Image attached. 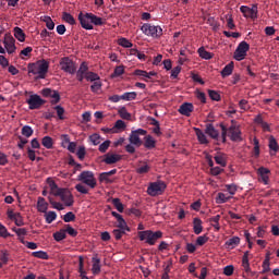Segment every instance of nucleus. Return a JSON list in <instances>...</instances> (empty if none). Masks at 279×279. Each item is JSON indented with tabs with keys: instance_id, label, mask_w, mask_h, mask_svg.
Here are the masks:
<instances>
[{
	"instance_id": "nucleus-15",
	"label": "nucleus",
	"mask_w": 279,
	"mask_h": 279,
	"mask_svg": "<svg viewBox=\"0 0 279 279\" xmlns=\"http://www.w3.org/2000/svg\"><path fill=\"white\" fill-rule=\"evenodd\" d=\"M90 13H80L78 14V21L81 23V27H83V29H93V24L90 22Z\"/></svg>"
},
{
	"instance_id": "nucleus-7",
	"label": "nucleus",
	"mask_w": 279,
	"mask_h": 279,
	"mask_svg": "<svg viewBox=\"0 0 279 279\" xmlns=\"http://www.w3.org/2000/svg\"><path fill=\"white\" fill-rule=\"evenodd\" d=\"M247 51H250V44H247V41H241L233 53L234 60L238 62L245 60Z\"/></svg>"
},
{
	"instance_id": "nucleus-59",
	"label": "nucleus",
	"mask_w": 279,
	"mask_h": 279,
	"mask_svg": "<svg viewBox=\"0 0 279 279\" xmlns=\"http://www.w3.org/2000/svg\"><path fill=\"white\" fill-rule=\"evenodd\" d=\"M75 220V214H73V211H69L63 216V221L65 223H71V221Z\"/></svg>"
},
{
	"instance_id": "nucleus-12",
	"label": "nucleus",
	"mask_w": 279,
	"mask_h": 279,
	"mask_svg": "<svg viewBox=\"0 0 279 279\" xmlns=\"http://www.w3.org/2000/svg\"><path fill=\"white\" fill-rule=\"evenodd\" d=\"M15 43H16V40L14 39V37H12V35L10 33H7L4 35L3 45L9 54H12L16 51Z\"/></svg>"
},
{
	"instance_id": "nucleus-50",
	"label": "nucleus",
	"mask_w": 279,
	"mask_h": 279,
	"mask_svg": "<svg viewBox=\"0 0 279 279\" xmlns=\"http://www.w3.org/2000/svg\"><path fill=\"white\" fill-rule=\"evenodd\" d=\"M89 141L90 143H93V145H100L101 143V135L94 133L89 136Z\"/></svg>"
},
{
	"instance_id": "nucleus-30",
	"label": "nucleus",
	"mask_w": 279,
	"mask_h": 279,
	"mask_svg": "<svg viewBox=\"0 0 279 279\" xmlns=\"http://www.w3.org/2000/svg\"><path fill=\"white\" fill-rule=\"evenodd\" d=\"M232 71H234V62H230L222 69L221 76L229 77V75H232Z\"/></svg>"
},
{
	"instance_id": "nucleus-43",
	"label": "nucleus",
	"mask_w": 279,
	"mask_h": 279,
	"mask_svg": "<svg viewBox=\"0 0 279 279\" xmlns=\"http://www.w3.org/2000/svg\"><path fill=\"white\" fill-rule=\"evenodd\" d=\"M119 114L121 119H125L126 121H130L132 119V114L128 112V109L125 107L120 108Z\"/></svg>"
},
{
	"instance_id": "nucleus-57",
	"label": "nucleus",
	"mask_w": 279,
	"mask_h": 279,
	"mask_svg": "<svg viewBox=\"0 0 279 279\" xmlns=\"http://www.w3.org/2000/svg\"><path fill=\"white\" fill-rule=\"evenodd\" d=\"M112 204H113L114 208H117L118 213H123V203H121V199L113 198Z\"/></svg>"
},
{
	"instance_id": "nucleus-58",
	"label": "nucleus",
	"mask_w": 279,
	"mask_h": 279,
	"mask_svg": "<svg viewBox=\"0 0 279 279\" xmlns=\"http://www.w3.org/2000/svg\"><path fill=\"white\" fill-rule=\"evenodd\" d=\"M8 236H11L10 232H8V228L0 222V238L8 239Z\"/></svg>"
},
{
	"instance_id": "nucleus-3",
	"label": "nucleus",
	"mask_w": 279,
	"mask_h": 279,
	"mask_svg": "<svg viewBox=\"0 0 279 279\" xmlns=\"http://www.w3.org/2000/svg\"><path fill=\"white\" fill-rule=\"evenodd\" d=\"M221 128V138H222V143H226V138L229 134L230 140L233 142H239L242 141L241 138V130H239V128L234 124H232L229 129L226 128V125L220 124Z\"/></svg>"
},
{
	"instance_id": "nucleus-25",
	"label": "nucleus",
	"mask_w": 279,
	"mask_h": 279,
	"mask_svg": "<svg viewBox=\"0 0 279 279\" xmlns=\"http://www.w3.org/2000/svg\"><path fill=\"white\" fill-rule=\"evenodd\" d=\"M48 208H49V204L45 201L44 197H39L37 202L38 213H47Z\"/></svg>"
},
{
	"instance_id": "nucleus-40",
	"label": "nucleus",
	"mask_w": 279,
	"mask_h": 279,
	"mask_svg": "<svg viewBox=\"0 0 279 279\" xmlns=\"http://www.w3.org/2000/svg\"><path fill=\"white\" fill-rule=\"evenodd\" d=\"M53 239L54 241H64V239H66V231L65 230H60L57 231L56 233H53Z\"/></svg>"
},
{
	"instance_id": "nucleus-26",
	"label": "nucleus",
	"mask_w": 279,
	"mask_h": 279,
	"mask_svg": "<svg viewBox=\"0 0 279 279\" xmlns=\"http://www.w3.org/2000/svg\"><path fill=\"white\" fill-rule=\"evenodd\" d=\"M214 160L216 161V165H219L220 167H227L228 165L226 154L223 153H218L217 156L214 157Z\"/></svg>"
},
{
	"instance_id": "nucleus-48",
	"label": "nucleus",
	"mask_w": 279,
	"mask_h": 279,
	"mask_svg": "<svg viewBox=\"0 0 279 279\" xmlns=\"http://www.w3.org/2000/svg\"><path fill=\"white\" fill-rule=\"evenodd\" d=\"M62 19L65 21V23H69V25H75V17H73L71 13L63 12Z\"/></svg>"
},
{
	"instance_id": "nucleus-63",
	"label": "nucleus",
	"mask_w": 279,
	"mask_h": 279,
	"mask_svg": "<svg viewBox=\"0 0 279 279\" xmlns=\"http://www.w3.org/2000/svg\"><path fill=\"white\" fill-rule=\"evenodd\" d=\"M44 21L48 29H54L56 23H53V20H51V17L46 16Z\"/></svg>"
},
{
	"instance_id": "nucleus-21",
	"label": "nucleus",
	"mask_w": 279,
	"mask_h": 279,
	"mask_svg": "<svg viewBox=\"0 0 279 279\" xmlns=\"http://www.w3.org/2000/svg\"><path fill=\"white\" fill-rule=\"evenodd\" d=\"M92 263H93V266H92L93 274H95V275L100 274L101 272V259L98 258L97 256H95L92 258Z\"/></svg>"
},
{
	"instance_id": "nucleus-46",
	"label": "nucleus",
	"mask_w": 279,
	"mask_h": 279,
	"mask_svg": "<svg viewBox=\"0 0 279 279\" xmlns=\"http://www.w3.org/2000/svg\"><path fill=\"white\" fill-rule=\"evenodd\" d=\"M58 219V214L56 211H48L46 214V223H53Z\"/></svg>"
},
{
	"instance_id": "nucleus-52",
	"label": "nucleus",
	"mask_w": 279,
	"mask_h": 279,
	"mask_svg": "<svg viewBox=\"0 0 279 279\" xmlns=\"http://www.w3.org/2000/svg\"><path fill=\"white\" fill-rule=\"evenodd\" d=\"M119 45L120 47H124L125 49H132V47H134V45L126 38H120Z\"/></svg>"
},
{
	"instance_id": "nucleus-42",
	"label": "nucleus",
	"mask_w": 279,
	"mask_h": 279,
	"mask_svg": "<svg viewBox=\"0 0 279 279\" xmlns=\"http://www.w3.org/2000/svg\"><path fill=\"white\" fill-rule=\"evenodd\" d=\"M34 134V129L29 125H24L22 128V135L25 136L26 138H29Z\"/></svg>"
},
{
	"instance_id": "nucleus-1",
	"label": "nucleus",
	"mask_w": 279,
	"mask_h": 279,
	"mask_svg": "<svg viewBox=\"0 0 279 279\" xmlns=\"http://www.w3.org/2000/svg\"><path fill=\"white\" fill-rule=\"evenodd\" d=\"M28 73H32V75H37L36 80H45L49 73V61L41 59L35 63H29Z\"/></svg>"
},
{
	"instance_id": "nucleus-31",
	"label": "nucleus",
	"mask_w": 279,
	"mask_h": 279,
	"mask_svg": "<svg viewBox=\"0 0 279 279\" xmlns=\"http://www.w3.org/2000/svg\"><path fill=\"white\" fill-rule=\"evenodd\" d=\"M240 243H241V238L240 236H233V238L229 239L225 243V245H226V247H231V250H232V248L236 247V245H239Z\"/></svg>"
},
{
	"instance_id": "nucleus-14",
	"label": "nucleus",
	"mask_w": 279,
	"mask_h": 279,
	"mask_svg": "<svg viewBox=\"0 0 279 279\" xmlns=\"http://www.w3.org/2000/svg\"><path fill=\"white\" fill-rule=\"evenodd\" d=\"M256 173L258 175V180L259 182H263V184L267 185L269 184V175H271V170H269L268 168L265 167H259L256 170Z\"/></svg>"
},
{
	"instance_id": "nucleus-17",
	"label": "nucleus",
	"mask_w": 279,
	"mask_h": 279,
	"mask_svg": "<svg viewBox=\"0 0 279 279\" xmlns=\"http://www.w3.org/2000/svg\"><path fill=\"white\" fill-rule=\"evenodd\" d=\"M60 199L64 203L65 206H73V194H71V191H69V189H63Z\"/></svg>"
},
{
	"instance_id": "nucleus-18",
	"label": "nucleus",
	"mask_w": 279,
	"mask_h": 279,
	"mask_svg": "<svg viewBox=\"0 0 279 279\" xmlns=\"http://www.w3.org/2000/svg\"><path fill=\"white\" fill-rule=\"evenodd\" d=\"M205 134L210 136V138H213L214 141H219V131H217V129H215V125H213L211 123L206 124Z\"/></svg>"
},
{
	"instance_id": "nucleus-64",
	"label": "nucleus",
	"mask_w": 279,
	"mask_h": 279,
	"mask_svg": "<svg viewBox=\"0 0 279 279\" xmlns=\"http://www.w3.org/2000/svg\"><path fill=\"white\" fill-rule=\"evenodd\" d=\"M150 167L148 165H144L136 169V173H140V175H143L144 173H149Z\"/></svg>"
},
{
	"instance_id": "nucleus-19",
	"label": "nucleus",
	"mask_w": 279,
	"mask_h": 279,
	"mask_svg": "<svg viewBox=\"0 0 279 279\" xmlns=\"http://www.w3.org/2000/svg\"><path fill=\"white\" fill-rule=\"evenodd\" d=\"M194 107L191 102H184L180 106L179 112L183 114V117H191V112H193Z\"/></svg>"
},
{
	"instance_id": "nucleus-20",
	"label": "nucleus",
	"mask_w": 279,
	"mask_h": 279,
	"mask_svg": "<svg viewBox=\"0 0 279 279\" xmlns=\"http://www.w3.org/2000/svg\"><path fill=\"white\" fill-rule=\"evenodd\" d=\"M195 134L197 136L198 143L201 145H208V138L206 137V133H204L201 129L194 128Z\"/></svg>"
},
{
	"instance_id": "nucleus-54",
	"label": "nucleus",
	"mask_w": 279,
	"mask_h": 279,
	"mask_svg": "<svg viewBox=\"0 0 279 279\" xmlns=\"http://www.w3.org/2000/svg\"><path fill=\"white\" fill-rule=\"evenodd\" d=\"M48 199H49V203L51 204V206L53 208H56V210H64V205L53 201V198L51 196H49Z\"/></svg>"
},
{
	"instance_id": "nucleus-23",
	"label": "nucleus",
	"mask_w": 279,
	"mask_h": 279,
	"mask_svg": "<svg viewBox=\"0 0 279 279\" xmlns=\"http://www.w3.org/2000/svg\"><path fill=\"white\" fill-rule=\"evenodd\" d=\"M13 232L19 236L21 243H25V236H27V229L25 228H13Z\"/></svg>"
},
{
	"instance_id": "nucleus-53",
	"label": "nucleus",
	"mask_w": 279,
	"mask_h": 279,
	"mask_svg": "<svg viewBox=\"0 0 279 279\" xmlns=\"http://www.w3.org/2000/svg\"><path fill=\"white\" fill-rule=\"evenodd\" d=\"M125 230H123V229H114L113 231H112V234H113V236H114V239L117 240V241H121V239L123 238V234H125Z\"/></svg>"
},
{
	"instance_id": "nucleus-61",
	"label": "nucleus",
	"mask_w": 279,
	"mask_h": 279,
	"mask_svg": "<svg viewBox=\"0 0 279 279\" xmlns=\"http://www.w3.org/2000/svg\"><path fill=\"white\" fill-rule=\"evenodd\" d=\"M206 243H208V236L207 235H199L197 239H196V245H206Z\"/></svg>"
},
{
	"instance_id": "nucleus-45",
	"label": "nucleus",
	"mask_w": 279,
	"mask_h": 279,
	"mask_svg": "<svg viewBox=\"0 0 279 279\" xmlns=\"http://www.w3.org/2000/svg\"><path fill=\"white\" fill-rule=\"evenodd\" d=\"M78 272L81 274L82 279H89L88 276H86V271L84 270V258L82 257H80Z\"/></svg>"
},
{
	"instance_id": "nucleus-6",
	"label": "nucleus",
	"mask_w": 279,
	"mask_h": 279,
	"mask_svg": "<svg viewBox=\"0 0 279 279\" xmlns=\"http://www.w3.org/2000/svg\"><path fill=\"white\" fill-rule=\"evenodd\" d=\"M80 182L89 186V189H95L97 186V179H95V173L93 171H83L78 175Z\"/></svg>"
},
{
	"instance_id": "nucleus-8",
	"label": "nucleus",
	"mask_w": 279,
	"mask_h": 279,
	"mask_svg": "<svg viewBox=\"0 0 279 279\" xmlns=\"http://www.w3.org/2000/svg\"><path fill=\"white\" fill-rule=\"evenodd\" d=\"M141 136H147V130L137 129L131 132L129 141L131 145H135L136 147H141L143 145V141H141Z\"/></svg>"
},
{
	"instance_id": "nucleus-27",
	"label": "nucleus",
	"mask_w": 279,
	"mask_h": 279,
	"mask_svg": "<svg viewBox=\"0 0 279 279\" xmlns=\"http://www.w3.org/2000/svg\"><path fill=\"white\" fill-rule=\"evenodd\" d=\"M64 189L58 187V184H56V182L50 183V193L51 195H54V197H60Z\"/></svg>"
},
{
	"instance_id": "nucleus-41",
	"label": "nucleus",
	"mask_w": 279,
	"mask_h": 279,
	"mask_svg": "<svg viewBox=\"0 0 279 279\" xmlns=\"http://www.w3.org/2000/svg\"><path fill=\"white\" fill-rule=\"evenodd\" d=\"M89 21L94 25H104V20L93 13H89Z\"/></svg>"
},
{
	"instance_id": "nucleus-9",
	"label": "nucleus",
	"mask_w": 279,
	"mask_h": 279,
	"mask_svg": "<svg viewBox=\"0 0 279 279\" xmlns=\"http://www.w3.org/2000/svg\"><path fill=\"white\" fill-rule=\"evenodd\" d=\"M60 66L61 71H64V73H69L70 75H75V72L77 71L75 62H73L69 57L61 58Z\"/></svg>"
},
{
	"instance_id": "nucleus-32",
	"label": "nucleus",
	"mask_w": 279,
	"mask_h": 279,
	"mask_svg": "<svg viewBox=\"0 0 279 279\" xmlns=\"http://www.w3.org/2000/svg\"><path fill=\"white\" fill-rule=\"evenodd\" d=\"M268 147H269L270 151H274V154H277V151L279 150V145H278V142L276 141V137H274V136L269 137Z\"/></svg>"
},
{
	"instance_id": "nucleus-56",
	"label": "nucleus",
	"mask_w": 279,
	"mask_h": 279,
	"mask_svg": "<svg viewBox=\"0 0 279 279\" xmlns=\"http://www.w3.org/2000/svg\"><path fill=\"white\" fill-rule=\"evenodd\" d=\"M13 221L15 222V226L21 228V226H25V222L23 221V216H21V213H15V218H13Z\"/></svg>"
},
{
	"instance_id": "nucleus-35",
	"label": "nucleus",
	"mask_w": 279,
	"mask_h": 279,
	"mask_svg": "<svg viewBox=\"0 0 279 279\" xmlns=\"http://www.w3.org/2000/svg\"><path fill=\"white\" fill-rule=\"evenodd\" d=\"M137 94L136 92H126L122 95V100L123 101H134L136 99Z\"/></svg>"
},
{
	"instance_id": "nucleus-29",
	"label": "nucleus",
	"mask_w": 279,
	"mask_h": 279,
	"mask_svg": "<svg viewBox=\"0 0 279 279\" xmlns=\"http://www.w3.org/2000/svg\"><path fill=\"white\" fill-rule=\"evenodd\" d=\"M13 32L16 40L20 43H25V33L23 32V28L16 26L14 27Z\"/></svg>"
},
{
	"instance_id": "nucleus-55",
	"label": "nucleus",
	"mask_w": 279,
	"mask_h": 279,
	"mask_svg": "<svg viewBox=\"0 0 279 279\" xmlns=\"http://www.w3.org/2000/svg\"><path fill=\"white\" fill-rule=\"evenodd\" d=\"M101 81H94V83L90 85L92 93H99L101 90Z\"/></svg>"
},
{
	"instance_id": "nucleus-33",
	"label": "nucleus",
	"mask_w": 279,
	"mask_h": 279,
	"mask_svg": "<svg viewBox=\"0 0 279 279\" xmlns=\"http://www.w3.org/2000/svg\"><path fill=\"white\" fill-rule=\"evenodd\" d=\"M32 256H34V258H40L41 260H49V254L45 251L33 252Z\"/></svg>"
},
{
	"instance_id": "nucleus-38",
	"label": "nucleus",
	"mask_w": 279,
	"mask_h": 279,
	"mask_svg": "<svg viewBox=\"0 0 279 279\" xmlns=\"http://www.w3.org/2000/svg\"><path fill=\"white\" fill-rule=\"evenodd\" d=\"M85 80L87 82H97L100 80V77H99V74L89 71L88 73L85 74Z\"/></svg>"
},
{
	"instance_id": "nucleus-13",
	"label": "nucleus",
	"mask_w": 279,
	"mask_h": 279,
	"mask_svg": "<svg viewBox=\"0 0 279 279\" xmlns=\"http://www.w3.org/2000/svg\"><path fill=\"white\" fill-rule=\"evenodd\" d=\"M43 97H50L52 100L50 104L52 106H56V104H60V93L58 90L51 89V88H44L41 90Z\"/></svg>"
},
{
	"instance_id": "nucleus-62",
	"label": "nucleus",
	"mask_w": 279,
	"mask_h": 279,
	"mask_svg": "<svg viewBox=\"0 0 279 279\" xmlns=\"http://www.w3.org/2000/svg\"><path fill=\"white\" fill-rule=\"evenodd\" d=\"M78 73H83V75H86V73H88V63L86 62H82L78 70L76 71Z\"/></svg>"
},
{
	"instance_id": "nucleus-34",
	"label": "nucleus",
	"mask_w": 279,
	"mask_h": 279,
	"mask_svg": "<svg viewBox=\"0 0 279 279\" xmlns=\"http://www.w3.org/2000/svg\"><path fill=\"white\" fill-rule=\"evenodd\" d=\"M242 267L245 271H250V251H246L242 257Z\"/></svg>"
},
{
	"instance_id": "nucleus-5",
	"label": "nucleus",
	"mask_w": 279,
	"mask_h": 279,
	"mask_svg": "<svg viewBox=\"0 0 279 279\" xmlns=\"http://www.w3.org/2000/svg\"><path fill=\"white\" fill-rule=\"evenodd\" d=\"M145 36H150V38H160L162 36V27L151 25L150 23H145L141 27Z\"/></svg>"
},
{
	"instance_id": "nucleus-51",
	"label": "nucleus",
	"mask_w": 279,
	"mask_h": 279,
	"mask_svg": "<svg viewBox=\"0 0 279 279\" xmlns=\"http://www.w3.org/2000/svg\"><path fill=\"white\" fill-rule=\"evenodd\" d=\"M208 95L213 101H221V95L217 90L209 89Z\"/></svg>"
},
{
	"instance_id": "nucleus-37",
	"label": "nucleus",
	"mask_w": 279,
	"mask_h": 279,
	"mask_svg": "<svg viewBox=\"0 0 279 279\" xmlns=\"http://www.w3.org/2000/svg\"><path fill=\"white\" fill-rule=\"evenodd\" d=\"M41 145H44L46 149H51L53 147V138H51V136L43 137Z\"/></svg>"
},
{
	"instance_id": "nucleus-11",
	"label": "nucleus",
	"mask_w": 279,
	"mask_h": 279,
	"mask_svg": "<svg viewBox=\"0 0 279 279\" xmlns=\"http://www.w3.org/2000/svg\"><path fill=\"white\" fill-rule=\"evenodd\" d=\"M26 104H28L29 110H38L40 106H45V100L35 94L29 96V98L26 100Z\"/></svg>"
},
{
	"instance_id": "nucleus-28",
	"label": "nucleus",
	"mask_w": 279,
	"mask_h": 279,
	"mask_svg": "<svg viewBox=\"0 0 279 279\" xmlns=\"http://www.w3.org/2000/svg\"><path fill=\"white\" fill-rule=\"evenodd\" d=\"M197 53L203 60H213V53L207 51L204 47L198 48Z\"/></svg>"
},
{
	"instance_id": "nucleus-16",
	"label": "nucleus",
	"mask_w": 279,
	"mask_h": 279,
	"mask_svg": "<svg viewBox=\"0 0 279 279\" xmlns=\"http://www.w3.org/2000/svg\"><path fill=\"white\" fill-rule=\"evenodd\" d=\"M122 156L114 153H107L104 155L102 162L106 165H117V162H120Z\"/></svg>"
},
{
	"instance_id": "nucleus-10",
	"label": "nucleus",
	"mask_w": 279,
	"mask_h": 279,
	"mask_svg": "<svg viewBox=\"0 0 279 279\" xmlns=\"http://www.w3.org/2000/svg\"><path fill=\"white\" fill-rule=\"evenodd\" d=\"M240 12H242L245 19H258V5L254 4L252 8L247 5H242L240 8Z\"/></svg>"
},
{
	"instance_id": "nucleus-36",
	"label": "nucleus",
	"mask_w": 279,
	"mask_h": 279,
	"mask_svg": "<svg viewBox=\"0 0 279 279\" xmlns=\"http://www.w3.org/2000/svg\"><path fill=\"white\" fill-rule=\"evenodd\" d=\"M232 199V196H227L225 193H218V196L216 198L217 204H226V202H230Z\"/></svg>"
},
{
	"instance_id": "nucleus-44",
	"label": "nucleus",
	"mask_w": 279,
	"mask_h": 279,
	"mask_svg": "<svg viewBox=\"0 0 279 279\" xmlns=\"http://www.w3.org/2000/svg\"><path fill=\"white\" fill-rule=\"evenodd\" d=\"M111 143L112 142H110V140H107L104 143H101L98 147L100 154H106V151H108V149L110 148Z\"/></svg>"
},
{
	"instance_id": "nucleus-49",
	"label": "nucleus",
	"mask_w": 279,
	"mask_h": 279,
	"mask_svg": "<svg viewBox=\"0 0 279 279\" xmlns=\"http://www.w3.org/2000/svg\"><path fill=\"white\" fill-rule=\"evenodd\" d=\"M118 223H119L118 228L120 230H124L126 232H130V227H128V222H125V219H123V216L120 219H118Z\"/></svg>"
},
{
	"instance_id": "nucleus-2",
	"label": "nucleus",
	"mask_w": 279,
	"mask_h": 279,
	"mask_svg": "<svg viewBox=\"0 0 279 279\" xmlns=\"http://www.w3.org/2000/svg\"><path fill=\"white\" fill-rule=\"evenodd\" d=\"M140 241H144L147 245H154L158 243L159 239H162V231L145 230L137 233Z\"/></svg>"
},
{
	"instance_id": "nucleus-60",
	"label": "nucleus",
	"mask_w": 279,
	"mask_h": 279,
	"mask_svg": "<svg viewBox=\"0 0 279 279\" xmlns=\"http://www.w3.org/2000/svg\"><path fill=\"white\" fill-rule=\"evenodd\" d=\"M10 160L8 159V155L5 153L0 151V167H5Z\"/></svg>"
},
{
	"instance_id": "nucleus-24",
	"label": "nucleus",
	"mask_w": 279,
	"mask_h": 279,
	"mask_svg": "<svg viewBox=\"0 0 279 279\" xmlns=\"http://www.w3.org/2000/svg\"><path fill=\"white\" fill-rule=\"evenodd\" d=\"M193 230L195 234H202V232L204 231V227L202 226V219H193Z\"/></svg>"
},
{
	"instance_id": "nucleus-39",
	"label": "nucleus",
	"mask_w": 279,
	"mask_h": 279,
	"mask_svg": "<svg viewBox=\"0 0 279 279\" xmlns=\"http://www.w3.org/2000/svg\"><path fill=\"white\" fill-rule=\"evenodd\" d=\"M125 73V66L124 65H118L116 66L113 73L111 74V77H121Z\"/></svg>"
},
{
	"instance_id": "nucleus-4",
	"label": "nucleus",
	"mask_w": 279,
	"mask_h": 279,
	"mask_svg": "<svg viewBox=\"0 0 279 279\" xmlns=\"http://www.w3.org/2000/svg\"><path fill=\"white\" fill-rule=\"evenodd\" d=\"M165 191H167V183L160 180L149 183L147 187V193L150 195V197H158V195H162Z\"/></svg>"
},
{
	"instance_id": "nucleus-47",
	"label": "nucleus",
	"mask_w": 279,
	"mask_h": 279,
	"mask_svg": "<svg viewBox=\"0 0 279 279\" xmlns=\"http://www.w3.org/2000/svg\"><path fill=\"white\" fill-rule=\"evenodd\" d=\"M75 190L82 195H88V192L90 191L86 185L82 183L76 184Z\"/></svg>"
},
{
	"instance_id": "nucleus-22",
	"label": "nucleus",
	"mask_w": 279,
	"mask_h": 279,
	"mask_svg": "<svg viewBox=\"0 0 279 279\" xmlns=\"http://www.w3.org/2000/svg\"><path fill=\"white\" fill-rule=\"evenodd\" d=\"M144 147L146 149H154L156 147V140L151 135H146L144 137Z\"/></svg>"
}]
</instances>
